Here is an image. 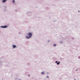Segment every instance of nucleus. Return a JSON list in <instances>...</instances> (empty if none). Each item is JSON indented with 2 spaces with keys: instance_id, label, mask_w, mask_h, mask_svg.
I'll list each match as a JSON object with an SVG mask.
<instances>
[{
  "instance_id": "obj_12",
  "label": "nucleus",
  "mask_w": 80,
  "mask_h": 80,
  "mask_svg": "<svg viewBox=\"0 0 80 80\" xmlns=\"http://www.w3.org/2000/svg\"><path fill=\"white\" fill-rule=\"evenodd\" d=\"M78 12H79V11H78Z\"/></svg>"
},
{
  "instance_id": "obj_4",
  "label": "nucleus",
  "mask_w": 80,
  "mask_h": 80,
  "mask_svg": "<svg viewBox=\"0 0 80 80\" xmlns=\"http://www.w3.org/2000/svg\"><path fill=\"white\" fill-rule=\"evenodd\" d=\"M13 48H15V47H16V46L15 45H13Z\"/></svg>"
},
{
  "instance_id": "obj_6",
  "label": "nucleus",
  "mask_w": 80,
  "mask_h": 80,
  "mask_svg": "<svg viewBox=\"0 0 80 80\" xmlns=\"http://www.w3.org/2000/svg\"><path fill=\"white\" fill-rule=\"evenodd\" d=\"M60 62H58L57 63V65H59L60 64Z\"/></svg>"
},
{
  "instance_id": "obj_11",
  "label": "nucleus",
  "mask_w": 80,
  "mask_h": 80,
  "mask_svg": "<svg viewBox=\"0 0 80 80\" xmlns=\"http://www.w3.org/2000/svg\"><path fill=\"white\" fill-rule=\"evenodd\" d=\"M28 76H30V75L28 74Z\"/></svg>"
},
{
  "instance_id": "obj_5",
  "label": "nucleus",
  "mask_w": 80,
  "mask_h": 80,
  "mask_svg": "<svg viewBox=\"0 0 80 80\" xmlns=\"http://www.w3.org/2000/svg\"><path fill=\"white\" fill-rule=\"evenodd\" d=\"M44 73H45V72H41V74H42V75H43V74H44Z\"/></svg>"
},
{
  "instance_id": "obj_7",
  "label": "nucleus",
  "mask_w": 80,
  "mask_h": 80,
  "mask_svg": "<svg viewBox=\"0 0 80 80\" xmlns=\"http://www.w3.org/2000/svg\"><path fill=\"white\" fill-rule=\"evenodd\" d=\"M53 46L54 47H56V44H53Z\"/></svg>"
},
{
  "instance_id": "obj_8",
  "label": "nucleus",
  "mask_w": 80,
  "mask_h": 80,
  "mask_svg": "<svg viewBox=\"0 0 80 80\" xmlns=\"http://www.w3.org/2000/svg\"><path fill=\"white\" fill-rule=\"evenodd\" d=\"M12 2H13V3H14L15 2V1L14 0H13Z\"/></svg>"
},
{
  "instance_id": "obj_2",
  "label": "nucleus",
  "mask_w": 80,
  "mask_h": 80,
  "mask_svg": "<svg viewBox=\"0 0 80 80\" xmlns=\"http://www.w3.org/2000/svg\"><path fill=\"white\" fill-rule=\"evenodd\" d=\"M2 28H7V26H1Z\"/></svg>"
},
{
  "instance_id": "obj_1",
  "label": "nucleus",
  "mask_w": 80,
  "mask_h": 80,
  "mask_svg": "<svg viewBox=\"0 0 80 80\" xmlns=\"http://www.w3.org/2000/svg\"><path fill=\"white\" fill-rule=\"evenodd\" d=\"M28 36H26V38L28 39V38H31V37H32V33L31 32H29L28 34Z\"/></svg>"
},
{
  "instance_id": "obj_10",
  "label": "nucleus",
  "mask_w": 80,
  "mask_h": 80,
  "mask_svg": "<svg viewBox=\"0 0 80 80\" xmlns=\"http://www.w3.org/2000/svg\"><path fill=\"white\" fill-rule=\"evenodd\" d=\"M49 77L48 76H47V78H48Z\"/></svg>"
},
{
  "instance_id": "obj_3",
  "label": "nucleus",
  "mask_w": 80,
  "mask_h": 80,
  "mask_svg": "<svg viewBox=\"0 0 80 80\" xmlns=\"http://www.w3.org/2000/svg\"><path fill=\"white\" fill-rule=\"evenodd\" d=\"M6 1H7V0H3L2 1V2H3V3H4V2H5Z\"/></svg>"
},
{
  "instance_id": "obj_9",
  "label": "nucleus",
  "mask_w": 80,
  "mask_h": 80,
  "mask_svg": "<svg viewBox=\"0 0 80 80\" xmlns=\"http://www.w3.org/2000/svg\"><path fill=\"white\" fill-rule=\"evenodd\" d=\"M57 62H58V61H56V63H57Z\"/></svg>"
}]
</instances>
